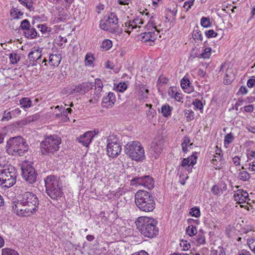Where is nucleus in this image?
I'll return each instance as SVG.
<instances>
[{
    "mask_svg": "<svg viewBox=\"0 0 255 255\" xmlns=\"http://www.w3.org/2000/svg\"><path fill=\"white\" fill-rule=\"evenodd\" d=\"M39 204V200L35 194L25 192L17 197L12 207L13 211L18 216L28 217L38 211Z\"/></svg>",
    "mask_w": 255,
    "mask_h": 255,
    "instance_id": "f257e3e1",
    "label": "nucleus"
},
{
    "mask_svg": "<svg viewBox=\"0 0 255 255\" xmlns=\"http://www.w3.org/2000/svg\"><path fill=\"white\" fill-rule=\"evenodd\" d=\"M140 233L148 238H153L157 235L158 229L156 226L157 221L147 217H140L135 222Z\"/></svg>",
    "mask_w": 255,
    "mask_h": 255,
    "instance_id": "f03ea898",
    "label": "nucleus"
},
{
    "mask_svg": "<svg viewBox=\"0 0 255 255\" xmlns=\"http://www.w3.org/2000/svg\"><path fill=\"white\" fill-rule=\"evenodd\" d=\"M135 203L141 211L152 212L155 207V201L153 196L148 192L139 190L134 195Z\"/></svg>",
    "mask_w": 255,
    "mask_h": 255,
    "instance_id": "7ed1b4c3",
    "label": "nucleus"
},
{
    "mask_svg": "<svg viewBox=\"0 0 255 255\" xmlns=\"http://www.w3.org/2000/svg\"><path fill=\"white\" fill-rule=\"evenodd\" d=\"M28 150V145L21 136L11 137L7 141L6 151L9 155L22 156Z\"/></svg>",
    "mask_w": 255,
    "mask_h": 255,
    "instance_id": "20e7f679",
    "label": "nucleus"
},
{
    "mask_svg": "<svg viewBox=\"0 0 255 255\" xmlns=\"http://www.w3.org/2000/svg\"><path fill=\"white\" fill-rule=\"evenodd\" d=\"M46 191L48 195L53 200H57L63 195L62 186L58 177L49 175L44 179Z\"/></svg>",
    "mask_w": 255,
    "mask_h": 255,
    "instance_id": "39448f33",
    "label": "nucleus"
},
{
    "mask_svg": "<svg viewBox=\"0 0 255 255\" xmlns=\"http://www.w3.org/2000/svg\"><path fill=\"white\" fill-rule=\"evenodd\" d=\"M16 170L10 165L0 163V185L8 188L16 182Z\"/></svg>",
    "mask_w": 255,
    "mask_h": 255,
    "instance_id": "423d86ee",
    "label": "nucleus"
},
{
    "mask_svg": "<svg viewBox=\"0 0 255 255\" xmlns=\"http://www.w3.org/2000/svg\"><path fill=\"white\" fill-rule=\"evenodd\" d=\"M61 142V138L57 135L46 136L44 140L40 142L42 154L48 156L53 155L59 150Z\"/></svg>",
    "mask_w": 255,
    "mask_h": 255,
    "instance_id": "0eeeda50",
    "label": "nucleus"
},
{
    "mask_svg": "<svg viewBox=\"0 0 255 255\" xmlns=\"http://www.w3.org/2000/svg\"><path fill=\"white\" fill-rule=\"evenodd\" d=\"M125 151L132 160L140 161L145 158L144 148L138 141L128 142L125 145Z\"/></svg>",
    "mask_w": 255,
    "mask_h": 255,
    "instance_id": "6e6552de",
    "label": "nucleus"
},
{
    "mask_svg": "<svg viewBox=\"0 0 255 255\" xmlns=\"http://www.w3.org/2000/svg\"><path fill=\"white\" fill-rule=\"evenodd\" d=\"M21 176L28 183L32 184L36 182L37 173L30 161H24L21 164Z\"/></svg>",
    "mask_w": 255,
    "mask_h": 255,
    "instance_id": "1a4fd4ad",
    "label": "nucleus"
},
{
    "mask_svg": "<svg viewBox=\"0 0 255 255\" xmlns=\"http://www.w3.org/2000/svg\"><path fill=\"white\" fill-rule=\"evenodd\" d=\"M164 140L161 136H157L152 142L149 149L151 154L157 159L163 149Z\"/></svg>",
    "mask_w": 255,
    "mask_h": 255,
    "instance_id": "9d476101",
    "label": "nucleus"
},
{
    "mask_svg": "<svg viewBox=\"0 0 255 255\" xmlns=\"http://www.w3.org/2000/svg\"><path fill=\"white\" fill-rule=\"evenodd\" d=\"M116 102V96L114 93L110 92L106 96H104L102 102V106L105 108H112Z\"/></svg>",
    "mask_w": 255,
    "mask_h": 255,
    "instance_id": "9b49d317",
    "label": "nucleus"
},
{
    "mask_svg": "<svg viewBox=\"0 0 255 255\" xmlns=\"http://www.w3.org/2000/svg\"><path fill=\"white\" fill-rule=\"evenodd\" d=\"M93 86L94 84L92 83L84 82L75 86L73 89V91L74 93L84 95L91 89Z\"/></svg>",
    "mask_w": 255,
    "mask_h": 255,
    "instance_id": "f8f14e48",
    "label": "nucleus"
},
{
    "mask_svg": "<svg viewBox=\"0 0 255 255\" xmlns=\"http://www.w3.org/2000/svg\"><path fill=\"white\" fill-rule=\"evenodd\" d=\"M197 157L194 155H192L187 158H183L182 161L181 166L185 167L189 171H192L193 166L197 162Z\"/></svg>",
    "mask_w": 255,
    "mask_h": 255,
    "instance_id": "ddd939ff",
    "label": "nucleus"
},
{
    "mask_svg": "<svg viewBox=\"0 0 255 255\" xmlns=\"http://www.w3.org/2000/svg\"><path fill=\"white\" fill-rule=\"evenodd\" d=\"M235 200L240 203H243L249 200V194L243 190H237L234 194Z\"/></svg>",
    "mask_w": 255,
    "mask_h": 255,
    "instance_id": "4468645a",
    "label": "nucleus"
},
{
    "mask_svg": "<svg viewBox=\"0 0 255 255\" xmlns=\"http://www.w3.org/2000/svg\"><path fill=\"white\" fill-rule=\"evenodd\" d=\"M93 137V133L91 131H87L77 138V140L84 146L87 147L92 141Z\"/></svg>",
    "mask_w": 255,
    "mask_h": 255,
    "instance_id": "2eb2a0df",
    "label": "nucleus"
},
{
    "mask_svg": "<svg viewBox=\"0 0 255 255\" xmlns=\"http://www.w3.org/2000/svg\"><path fill=\"white\" fill-rule=\"evenodd\" d=\"M107 21L108 23H109L112 27H113L115 28L116 31H113V33L120 32V29L118 25V18L117 15L115 13L111 12L110 13L108 16Z\"/></svg>",
    "mask_w": 255,
    "mask_h": 255,
    "instance_id": "dca6fc26",
    "label": "nucleus"
},
{
    "mask_svg": "<svg viewBox=\"0 0 255 255\" xmlns=\"http://www.w3.org/2000/svg\"><path fill=\"white\" fill-rule=\"evenodd\" d=\"M108 154L110 157H116L121 152L122 147L121 144L109 145L107 146Z\"/></svg>",
    "mask_w": 255,
    "mask_h": 255,
    "instance_id": "f3484780",
    "label": "nucleus"
},
{
    "mask_svg": "<svg viewBox=\"0 0 255 255\" xmlns=\"http://www.w3.org/2000/svg\"><path fill=\"white\" fill-rule=\"evenodd\" d=\"M218 151L219 152L216 151L211 160L212 163L214 165V167L215 169H219L221 168L223 161V155L219 152H221V150L218 149Z\"/></svg>",
    "mask_w": 255,
    "mask_h": 255,
    "instance_id": "a211bd4d",
    "label": "nucleus"
},
{
    "mask_svg": "<svg viewBox=\"0 0 255 255\" xmlns=\"http://www.w3.org/2000/svg\"><path fill=\"white\" fill-rule=\"evenodd\" d=\"M28 57L30 61L35 62V64L33 63V65L36 66V63L40 64L41 57V52L39 50L35 49L29 53Z\"/></svg>",
    "mask_w": 255,
    "mask_h": 255,
    "instance_id": "6ab92c4d",
    "label": "nucleus"
},
{
    "mask_svg": "<svg viewBox=\"0 0 255 255\" xmlns=\"http://www.w3.org/2000/svg\"><path fill=\"white\" fill-rule=\"evenodd\" d=\"M155 31H149L144 32L142 36L141 37V41L142 42H146L147 41L153 42L156 38L157 35L158 34V33L157 32L156 34H155Z\"/></svg>",
    "mask_w": 255,
    "mask_h": 255,
    "instance_id": "aec40b11",
    "label": "nucleus"
},
{
    "mask_svg": "<svg viewBox=\"0 0 255 255\" xmlns=\"http://www.w3.org/2000/svg\"><path fill=\"white\" fill-rule=\"evenodd\" d=\"M235 75L233 72L232 69L228 68L226 71L224 82L225 84L229 85L235 80Z\"/></svg>",
    "mask_w": 255,
    "mask_h": 255,
    "instance_id": "412c9836",
    "label": "nucleus"
},
{
    "mask_svg": "<svg viewBox=\"0 0 255 255\" xmlns=\"http://www.w3.org/2000/svg\"><path fill=\"white\" fill-rule=\"evenodd\" d=\"M181 86L184 91L190 93L193 91V88L190 86V82L188 78L184 77L181 81Z\"/></svg>",
    "mask_w": 255,
    "mask_h": 255,
    "instance_id": "4be33fe9",
    "label": "nucleus"
},
{
    "mask_svg": "<svg viewBox=\"0 0 255 255\" xmlns=\"http://www.w3.org/2000/svg\"><path fill=\"white\" fill-rule=\"evenodd\" d=\"M61 57L59 55L51 54L49 56V64L53 67L58 66L61 61Z\"/></svg>",
    "mask_w": 255,
    "mask_h": 255,
    "instance_id": "5701e85b",
    "label": "nucleus"
},
{
    "mask_svg": "<svg viewBox=\"0 0 255 255\" xmlns=\"http://www.w3.org/2000/svg\"><path fill=\"white\" fill-rule=\"evenodd\" d=\"M148 89L145 85H140L138 95L139 99L144 100L146 99L148 97Z\"/></svg>",
    "mask_w": 255,
    "mask_h": 255,
    "instance_id": "b1692460",
    "label": "nucleus"
},
{
    "mask_svg": "<svg viewBox=\"0 0 255 255\" xmlns=\"http://www.w3.org/2000/svg\"><path fill=\"white\" fill-rule=\"evenodd\" d=\"M143 186L148 189H152L154 186V181L152 177L148 175L144 176Z\"/></svg>",
    "mask_w": 255,
    "mask_h": 255,
    "instance_id": "393cba45",
    "label": "nucleus"
},
{
    "mask_svg": "<svg viewBox=\"0 0 255 255\" xmlns=\"http://www.w3.org/2000/svg\"><path fill=\"white\" fill-rule=\"evenodd\" d=\"M68 114L65 111V108L60 113L56 114L55 117L59 119L62 122H67L69 121V118L68 117Z\"/></svg>",
    "mask_w": 255,
    "mask_h": 255,
    "instance_id": "a878e982",
    "label": "nucleus"
},
{
    "mask_svg": "<svg viewBox=\"0 0 255 255\" xmlns=\"http://www.w3.org/2000/svg\"><path fill=\"white\" fill-rule=\"evenodd\" d=\"M107 146L115 145V144H120L118 138L116 135H110L107 138Z\"/></svg>",
    "mask_w": 255,
    "mask_h": 255,
    "instance_id": "bb28decb",
    "label": "nucleus"
},
{
    "mask_svg": "<svg viewBox=\"0 0 255 255\" xmlns=\"http://www.w3.org/2000/svg\"><path fill=\"white\" fill-rule=\"evenodd\" d=\"M37 31L34 28H29L25 31L24 34L26 38L29 39H33L37 36Z\"/></svg>",
    "mask_w": 255,
    "mask_h": 255,
    "instance_id": "cd10ccee",
    "label": "nucleus"
},
{
    "mask_svg": "<svg viewBox=\"0 0 255 255\" xmlns=\"http://www.w3.org/2000/svg\"><path fill=\"white\" fill-rule=\"evenodd\" d=\"M196 236L197 242L200 245H204L206 243L205 236L203 231L200 230Z\"/></svg>",
    "mask_w": 255,
    "mask_h": 255,
    "instance_id": "c85d7f7f",
    "label": "nucleus"
},
{
    "mask_svg": "<svg viewBox=\"0 0 255 255\" xmlns=\"http://www.w3.org/2000/svg\"><path fill=\"white\" fill-rule=\"evenodd\" d=\"M21 107L23 108H28L31 106L32 102L28 98H23L19 100Z\"/></svg>",
    "mask_w": 255,
    "mask_h": 255,
    "instance_id": "c756f323",
    "label": "nucleus"
},
{
    "mask_svg": "<svg viewBox=\"0 0 255 255\" xmlns=\"http://www.w3.org/2000/svg\"><path fill=\"white\" fill-rule=\"evenodd\" d=\"M144 176L141 177H135L130 180L131 185H142L143 186Z\"/></svg>",
    "mask_w": 255,
    "mask_h": 255,
    "instance_id": "7c9ffc66",
    "label": "nucleus"
},
{
    "mask_svg": "<svg viewBox=\"0 0 255 255\" xmlns=\"http://www.w3.org/2000/svg\"><path fill=\"white\" fill-rule=\"evenodd\" d=\"M172 108L169 105L162 106L161 109V113L162 115L167 117L171 114Z\"/></svg>",
    "mask_w": 255,
    "mask_h": 255,
    "instance_id": "2f4dec72",
    "label": "nucleus"
},
{
    "mask_svg": "<svg viewBox=\"0 0 255 255\" xmlns=\"http://www.w3.org/2000/svg\"><path fill=\"white\" fill-rule=\"evenodd\" d=\"M143 23V21L142 19H135L129 22L128 26L131 27V30H132L133 29L136 28L137 27L140 28L139 26H137V24H142Z\"/></svg>",
    "mask_w": 255,
    "mask_h": 255,
    "instance_id": "473e14b6",
    "label": "nucleus"
},
{
    "mask_svg": "<svg viewBox=\"0 0 255 255\" xmlns=\"http://www.w3.org/2000/svg\"><path fill=\"white\" fill-rule=\"evenodd\" d=\"M94 59L93 54L91 53H88L85 56V65L88 66H92Z\"/></svg>",
    "mask_w": 255,
    "mask_h": 255,
    "instance_id": "72a5a7b5",
    "label": "nucleus"
},
{
    "mask_svg": "<svg viewBox=\"0 0 255 255\" xmlns=\"http://www.w3.org/2000/svg\"><path fill=\"white\" fill-rule=\"evenodd\" d=\"M100 27L102 29L108 31L110 32L113 33V31H115L116 29L113 27H111L109 23H108L107 20L106 22H101L100 23Z\"/></svg>",
    "mask_w": 255,
    "mask_h": 255,
    "instance_id": "f704fd0d",
    "label": "nucleus"
},
{
    "mask_svg": "<svg viewBox=\"0 0 255 255\" xmlns=\"http://www.w3.org/2000/svg\"><path fill=\"white\" fill-rule=\"evenodd\" d=\"M9 58L10 64H15L20 60V56L17 53H12L9 54Z\"/></svg>",
    "mask_w": 255,
    "mask_h": 255,
    "instance_id": "c9c22d12",
    "label": "nucleus"
},
{
    "mask_svg": "<svg viewBox=\"0 0 255 255\" xmlns=\"http://www.w3.org/2000/svg\"><path fill=\"white\" fill-rule=\"evenodd\" d=\"M10 14L13 19H18L19 18L18 16H22L23 13L18 9L13 7L10 10Z\"/></svg>",
    "mask_w": 255,
    "mask_h": 255,
    "instance_id": "e433bc0d",
    "label": "nucleus"
},
{
    "mask_svg": "<svg viewBox=\"0 0 255 255\" xmlns=\"http://www.w3.org/2000/svg\"><path fill=\"white\" fill-rule=\"evenodd\" d=\"M112 46V41L109 39H105L104 40L101 45V47L104 51H107L109 50L111 47Z\"/></svg>",
    "mask_w": 255,
    "mask_h": 255,
    "instance_id": "4c0bfd02",
    "label": "nucleus"
},
{
    "mask_svg": "<svg viewBox=\"0 0 255 255\" xmlns=\"http://www.w3.org/2000/svg\"><path fill=\"white\" fill-rule=\"evenodd\" d=\"M187 234L189 236H193L197 234V228L193 225L189 226L186 230Z\"/></svg>",
    "mask_w": 255,
    "mask_h": 255,
    "instance_id": "58836bf2",
    "label": "nucleus"
},
{
    "mask_svg": "<svg viewBox=\"0 0 255 255\" xmlns=\"http://www.w3.org/2000/svg\"><path fill=\"white\" fill-rule=\"evenodd\" d=\"M1 251V255H19L15 250L10 248H4Z\"/></svg>",
    "mask_w": 255,
    "mask_h": 255,
    "instance_id": "ea45409f",
    "label": "nucleus"
},
{
    "mask_svg": "<svg viewBox=\"0 0 255 255\" xmlns=\"http://www.w3.org/2000/svg\"><path fill=\"white\" fill-rule=\"evenodd\" d=\"M184 116L187 121H191L194 119V113L191 110H185L184 111Z\"/></svg>",
    "mask_w": 255,
    "mask_h": 255,
    "instance_id": "a19ab883",
    "label": "nucleus"
},
{
    "mask_svg": "<svg viewBox=\"0 0 255 255\" xmlns=\"http://www.w3.org/2000/svg\"><path fill=\"white\" fill-rule=\"evenodd\" d=\"M183 140V141L181 144L182 149L184 152L186 153L187 151H188L187 147L188 144L190 142V139L188 136H185V137H184Z\"/></svg>",
    "mask_w": 255,
    "mask_h": 255,
    "instance_id": "79ce46f5",
    "label": "nucleus"
},
{
    "mask_svg": "<svg viewBox=\"0 0 255 255\" xmlns=\"http://www.w3.org/2000/svg\"><path fill=\"white\" fill-rule=\"evenodd\" d=\"M203 48V51L201 54V57L204 59L209 58L211 54V48L210 47H205Z\"/></svg>",
    "mask_w": 255,
    "mask_h": 255,
    "instance_id": "37998d69",
    "label": "nucleus"
},
{
    "mask_svg": "<svg viewBox=\"0 0 255 255\" xmlns=\"http://www.w3.org/2000/svg\"><path fill=\"white\" fill-rule=\"evenodd\" d=\"M234 137L232 133H228L224 138V144L226 146L233 141Z\"/></svg>",
    "mask_w": 255,
    "mask_h": 255,
    "instance_id": "c03bdc74",
    "label": "nucleus"
},
{
    "mask_svg": "<svg viewBox=\"0 0 255 255\" xmlns=\"http://www.w3.org/2000/svg\"><path fill=\"white\" fill-rule=\"evenodd\" d=\"M193 37L194 39H199L200 40L203 39L201 32L198 29V27L194 28L193 31Z\"/></svg>",
    "mask_w": 255,
    "mask_h": 255,
    "instance_id": "a18cd8bd",
    "label": "nucleus"
},
{
    "mask_svg": "<svg viewBox=\"0 0 255 255\" xmlns=\"http://www.w3.org/2000/svg\"><path fill=\"white\" fill-rule=\"evenodd\" d=\"M247 244L251 250L255 254V238L248 239Z\"/></svg>",
    "mask_w": 255,
    "mask_h": 255,
    "instance_id": "49530a36",
    "label": "nucleus"
},
{
    "mask_svg": "<svg viewBox=\"0 0 255 255\" xmlns=\"http://www.w3.org/2000/svg\"><path fill=\"white\" fill-rule=\"evenodd\" d=\"M192 104L195 106L196 109L199 110L202 112L204 106L201 100L196 99L193 101Z\"/></svg>",
    "mask_w": 255,
    "mask_h": 255,
    "instance_id": "de8ad7c7",
    "label": "nucleus"
},
{
    "mask_svg": "<svg viewBox=\"0 0 255 255\" xmlns=\"http://www.w3.org/2000/svg\"><path fill=\"white\" fill-rule=\"evenodd\" d=\"M23 6H26L28 9L31 10L33 7L32 0H18Z\"/></svg>",
    "mask_w": 255,
    "mask_h": 255,
    "instance_id": "09e8293b",
    "label": "nucleus"
},
{
    "mask_svg": "<svg viewBox=\"0 0 255 255\" xmlns=\"http://www.w3.org/2000/svg\"><path fill=\"white\" fill-rule=\"evenodd\" d=\"M239 178L241 180L247 181L250 178V175L247 171H243L239 173Z\"/></svg>",
    "mask_w": 255,
    "mask_h": 255,
    "instance_id": "8fccbe9b",
    "label": "nucleus"
},
{
    "mask_svg": "<svg viewBox=\"0 0 255 255\" xmlns=\"http://www.w3.org/2000/svg\"><path fill=\"white\" fill-rule=\"evenodd\" d=\"M200 22L201 25L204 27H209L211 24L209 18L206 17H202Z\"/></svg>",
    "mask_w": 255,
    "mask_h": 255,
    "instance_id": "3c124183",
    "label": "nucleus"
},
{
    "mask_svg": "<svg viewBox=\"0 0 255 255\" xmlns=\"http://www.w3.org/2000/svg\"><path fill=\"white\" fill-rule=\"evenodd\" d=\"M190 214L195 217H199L200 216V211L199 207H193L190 209Z\"/></svg>",
    "mask_w": 255,
    "mask_h": 255,
    "instance_id": "603ef678",
    "label": "nucleus"
},
{
    "mask_svg": "<svg viewBox=\"0 0 255 255\" xmlns=\"http://www.w3.org/2000/svg\"><path fill=\"white\" fill-rule=\"evenodd\" d=\"M153 16H151L150 19H151ZM146 28L147 30H151V31H155L157 33H159V31L157 30L156 27L155 26V24L151 21L150 19L149 22L146 25Z\"/></svg>",
    "mask_w": 255,
    "mask_h": 255,
    "instance_id": "864d4df0",
    "label": "nucleus"
},
{
    "mask_svg": "<svg viewBox=\"0 0 255 255\" xmlns=\"http://www.w3.org/2000/svg\"><path fill=\"white\" fill-rule=\"evenodd\" d=\"M211 191L215 195H220L222 193L219 184L214 185L212 188Z\"/></svg>",
    "mask_w": 255,
    "mask_h": 255,
    "instance_id": "5fc2aeb1",
    "label": "nucleus"
},
{
    "mask_svg": "<svg viewBox=\"0 0 255 255\" xmlns=\"http://www.w3.org/2000/svg\"><path fill=\"white\" fill-rule=\"evenodd\" d=\"M20 27L21 28L24 30H26L30 27V24L29 21L27 19L23 20L20 23Z\"/></svg>",
    "mask_w": 255,
    "mask_h": 255,
    "instance_id": "6e6d98bb",
    "label": "nucleus"
},
{
    "mask_svg": "<svg viewBox=\"0 0 255 255\" xmlns=\"http://www.w3.org/2000/svg\"><path fill=\"white\" fill-rule=\"evenodd\" d=\"M127 85L125 83H120L117 86V89L120 92H123L127 89Z\"/></svg>",
    "mask_w": 255,
    "mask_h": 255,
    "instance_id": "4d7b16f0",
    "label": "nucleus"
},
{
    "mask_svg": "<svg viewBox=\"0 0 255 255\" xmlns=\"http://www.w3.org/2000/svg\"><path fill=\"white\" fill-rule=\"evenodd\" d=\"M247 85L249 88L255 87V76H253L248 80Z\"/></svg>",
    "mask_w": 255,
    "mask_h": 255,
    "instance_id": "13d9d810",
    "label": "nucleus"
},
{
    "mask_svg": "<svg viewBox=\"0 0 255 255\" xmlns=\"http://www.w3.org/2000/svg\"><path fill=\"white\" fill-rule=\"evenodd\" d=\"M205 34L208 38L215 37L217 35V33L213 29H210L206 31Z\"/></svg>",
    "mask_w": 255,
    "mask_h": 255,
    "instance_id": "bf43d9fd",
    "label": "nucleus"
},
{
    "mask_svg": "<svg viewBox=\"0 0 255 255\" xmlns=\"http://www.w3.org/2000/svg\"><path fill=\"white\" fill-rule=\"evenodd\" d=\"M103 88L95 87L94 91V99L95 100H98L101 96V92Z\"/></svg>",
    "mask_w": 255,
    "mask_h": 255,
    "instance_id": "052dcab7",
    "label": "nucleus"
},
{
    "mask_svg": "<svg viewBox=\"0 0 255 255\" xmlns=\"http://www.w3.org/2000/svg\"><path fill=\"white\" fill-rule=\"evenodd\" d=\"M12 115V114L11 112H9L6 113V112L4 111V112L3 113V115L1 119V121H8V120H9L10 119H11Z\"/></svg>",
    "mask_w": 255,
    "mask_h": 255,
    "instance_id": "680f3d73",
    "label": "nucleus"
},
{
    "mask_svg": "<svg viewBox=\"0 0 255 255\" xmlns=\"http://www.w3.org/2000/svg\"><path fill=\"white\" fill-rule=\"evenodd\" d=\"M37 27L40 29V30L42 32V33H45L46 32H50L51 31L50 28L48 27L46 25L44 24H39L37 26Z\"/></svg>",
    "mask_w": 255,
    "mask_h": 255,
    "instance_id": "e2e57ef3",
    "label": "nucleus"
},
{
    "mask_svg": "<svg viewBox=\"0 0 255 255\" xmlns=\"http://www.w3.org/2000/svg\"><path fill=\"white\" fill-rule=\"evenodd\" d=\"M194 1L195 0H188L184 2L183 7H186V6H187L186 11H188L194 3Z\"/></svg>",
    "mask_w": 255,
    "mask_h": 255,
    "instance_id": "0e129e2a",
    "label": "nucleus"
},
{
    "mask_svg": "<svg viewBox=\"0 0 255 255\" xmlns=\"http://www.w3.org/2000/svg\"><path fill=\"white\" fill-rule=\"evenodd\" d=\"M168 81V80L166 78L160 76L158 79L157 83L162 85V84H166Z\"/></svg>",
    "mask_w": 255,
    "mask_h": 255,
    "instance_id": "69168bd1",
    "label": "nucleus"
},
{
    "mask_svg": "<svg viewBox=\"0 0 255 255\" xmlns=\"http://www.w3.org/2000/svg\"><path fill=\"white\" fill-rule=\"evenodd\" d=\"M95 87L99 88H103V83L100 79L97 78L95 80Z\"/></svg>",
    "mask_w": 255,
    "mask_h": 255,
    "instance_id": "338daca9",
    "label": "nucleus"
},
{
    "mask_svg": "<svg viewBox=\"0 0 255 255\" xmlns=\"http://www.w3.org/2000/svg\"><path fill=\"white\" fill-rule=\"evenodd\" d=\"M232 160H233V162L234 164L236 166H238V165H240L241 159L239 156H236L234 157L233 158Z\"/></svg>",
    "mask_w": 255,
    "mask_h": 255,
    "instance_id": "774afa93",
    "label": "nucleus"
}]
</instances>
